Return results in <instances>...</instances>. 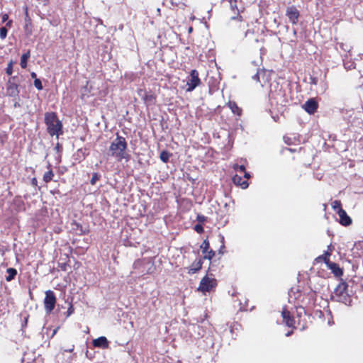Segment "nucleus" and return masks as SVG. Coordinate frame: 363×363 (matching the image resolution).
I'll return each instance as SVG.
<instances>
[{
  "mask_svg": "<svg viewBox=\"0 0 363 363\" xmlns=\"http://www.w3.org/2000/svg\"><path fill=\"white\" fill-rule=\"evenodd\" d=\"M35 182H36V179H33V183H35Z\"/></svg>",
  "mask_w": 363,
  "mask_h": 363,
  "instance_id": "nucleus-51",
  "label": "nucleus"
},
{
  "mask_svg": "<svg viewBox=\"0 0 363 363\" xmlns=\"http://www.w3.org/2000/svg\"><path fill=\"white\" fill-rule=\"evenodd\" d=\"M6 272L8 274V275L6 277V280L7 281H11L14 279L17 274V270L15 268H8L6 269Z\"/></svg>",
  "mask_w": 363,
  "mask_h": 363,
  "instance_id": "nucleus-19",
  "label": "nucleus"
},
{
  "mask_svg": "<svg viewBox=\"0 0 363 363\" xmlns=\"http://www.w3.org/2000/svg\"><path fill=\"white\" fill-rule=\"evenodd\" d=\"M344 67L346 69H352L355 67L354 63L352 62H344Z\"/></svg>",
  "mask_w": 363,
  "mask_h": 363,
  "instance_id": "nucleus-35",
  "label": "nucleus"
},
{
  "mask_svg": "<svg viewBox=\"0 0 363 363\" xmlns=\"http://www.w3.org/2000/svg\"><path fill=\"white\" fill-rule=\"evenodd\" d=\"M43 303L46 313L50 314L54 310L56 304V296L52 291L48 290L45 291Z\"/></svg>",
  "mask_w": 363,
  "mask_h": 363,
  "instance_id": "nucleus-5",
  "label": "nucleus"
},
{
  "mask_svg": "<svg viewBox=\"0 0 363 363\" xmlns=\"http://www.w3.org/2000/svg\"><path fill=\"white\" fill-rule=\"evenodd\" d=\"M220 241L221 242V246L218 250L220 254H223V250L225 248V238L222 235H219Z\"/></svg>",
  "mask_w": 363,
  "mask_h": 363,
  "instance_id": "nucleus-32",
  "label": "nucleus"
},
{
  "mask_svg": "<svg viewBox=\"0 0 363 363\" xmlns=\"http://www.w3.org/2000/svg\"><path fill=\"white\" fill-rule=\"evenodd\" d=\"M201 83V79L199 77V72L196 69H192L190 73L189 79L187 81L186 91H192Z\"/></svg>",
  "mask_w": 363,
  "mask_h": 363,
  "instance_id": "nucleus-8",
  "label": "nucleus"
},
{
  "mask_svg": "<svg viewBox=\"0 0 363 363\" xmlns=\"http://www.w3.org/2000/svg\"><path fill=\"white\" fill-rule=\"evenodd\" d=\"M93 345L95 347L106 349L108 347L109 342L106 337L101 336L93 340Z\"/></svg>",
  "mask_w": 363,
  "mask_h": 363,
  "instance_id": "nucleus-12",
  "label": "nucleus"
},
{
  "mask_svg": "<svg viewBox=\"0 0 363 363\" xmlns=\"http://www.w3.org/2000/svg\"><path fill=\"white\" fill-rule=\"evenodd\" d=\"M19 83L20 80L18 76L9 78L6 86V94L10 97L18 96L20 93Z\"/></svg>",
  "mask_w": 363,
  "mask_h": 363,
  "instance_id": "nucleus-4",
  "label": "nucleus"
},
{
  "mask_svg": "<svg viewBox=\"0 0 363 363\" xmlns=\"http://www.w3.org/2000/svg\"><path fill=\"white\" fill-rule=\"evenodd\" d=\"M45 123L47 131L50 136L56 135L57 138L63 134V125L59 120L55 112H46L45 113Z\"/></svg>",
  "mask_w": 363,
  "mask_h": 363,
  "instance_id": "nucleus-2",
  "label": "nucleus"
},
{
  "mask_svg": "<svg viewBox=\"0 0 363 363\" xmlns=\"http://www.w3.org/2000/svg\"><path fill=\"white\" fill-rule=\"evenodd\" d=\"M138 95L143 101L146 106H153L156 103V96L154 94H148L144 89H139L137 91Z\"/></svg>",
  "mask_w": 363,
  "mask_h": 363,
  "instance_id": "nucleus-7",
  "label": "nucleus"
},
{
  "mask_svg": "<svg viewBox=\"0 0 363 363\" xmlns=\"http://www.w3.org/2000/svg\"><path fill=\"white\" fill-rule=\"evenodd\" d=\"M30 76H31V77H32L33 79H38V78H37V74H36V73H35V72H31V73H30Z\"/></svg>",
  "mask_w": 363,
  "mask_h": 363,
  "instance_id": "nucleus-41",
  "label": "nucleus"
},
{
  "mask_svg": "<svg viewBox=\"0 0 363 363\" xmlns=\"http://www.w3.org/2000/svg\"><path fill=\"white\" fill-rule=\"evenodd\" d=\"M244 173V177L246 179H249L250 177V174L249 172H247L245 170L243 172Z\"/></svg>",
  "mask_w": 363,
  "mask_h": 363,
  "instance_id": "nucleus-40",
  "label": "nucleus"
},
{
  "mask_svg": "<svg viewBox=\"0 0 363 363\" xmlns=\"http://www.w3.org/2000/svg\"><path fill=\"white\" fill-rule=\"evenodd\" d=\"M233 169L237 171V172H245V165L242 164V165H239V164H235L233 166Z\"/></svg>",
  "mask_w": 363,
  "mask_h": 363,
  "instance_id": "nucleus-34",
  "label": "nucleus"
},
{
  "mask_svg": "<svg viewBox=\"0 0 363 363\" xmlns=\"http://www.w3.org/2000/svg\"><path fill=\"white\" fill-rule=\"evenodd\" d=\"M216 286V279L213 278H209L207 275L205 276L200 281L198 290L205 292H209Z\"/></svg>",
  "mask_w": 363,
  "mask_h": 363,
  "instance_id": "nucleus-6",
  "label": "nucleus"
},
{
  "mask_svg": "<svg viewBox=\"0 0 363 363\" xmlns=\"http://www.w3.org/2000/svg\"><path fill=\"white\" fill-rule=\"evenodd\" d=\"M269 96H270V97H272V98H274V99L276 98V97H275V96L274 95V94L272 93V91H270Z\"/></svg>",
  "mask_w": 363,
  "mask_h": 363,
  "instance_id": "nucleus-48",
  "label": "nucleus"
},
{
  "mask_svg": "<svg viewBox=\"0 0 363 363\" xmlns=\"http://www.w3.org/2000/svg\"><path fill=\"white\" fill-rule=\"evenodd\" d=\"M333 208L335 211H337V213H338L340 209H342L341 207V202L340 201L335 200L332 203Z\"/></svg>",
  "mask_w": 363,
  "mask_h": 363,
  "instance_id": "nucleus-28",
  "label": "nucleus"
},
{
  "mask_svg": "<svg viewBox=\"0 0 363 363\" xmlns=\"http://www.w3.org/2000/svg\"><path fill=\"white\" fill-rule=\"evenodd\" d=\"M317 83H318L317 78H315V77H311V84L315 85V84H317Z\"/></svg>",
  "mask_w": 363,
  "mask_h": 363,
  "instance_id": "nucleus-39",
  "label": "nucleus"
},
{
  "mask_svg": "<svg viewBox=\"0 0 363 363\" xmlns=\"http://www.w3.org/2000/svg\"><path fill=\"white\" fill-rule=\"evenodd\" d=\"M196 220L199 223H204L207 220V218L203 215L198 214Z\"/></svg>",
  "mask_w": 363,
  "mask_h": 363,
  "instance_id": "nucleus-38",
  "label": "nucleus"
},
{
  "mask_svg": "<svg viewBox=\"0 0 363 363\" xmlns=\"http://www.w3.org/2000/svg\"><path fill=\"white\" fill-rule=\"evenodd\" d=\"M191 30H192V28H191V27H190V28H189V32H191Z\"/></svg>",
  "mask_w": 363,
  "mask_h": 363,
  "instance_id": "nucleus-52",
  "label": "nucleus"
},
{
  "mask_svg": "<svg viewBox=\"0 0 363 363\" xmlns=\"http://www.w3.org/2000/svg\"><path fill=\"white\" fill-rule=\"evenodd\" d=\"M293 333V331L291 330V331H289L286 333V337H289L290 335H291V334Z\"/></svg>",
  "mask_w": 363,
  "mask_h": 363,
  "instance_id": "nucleus-47",
  "label": "nucleus"
},
{
  "mask_svg": "<svg viewBox=\"0 0 363 363\" xmlns=\"http://www.w3.org/2000/svg\"><path fill=\"white\" fill-rule=\"evenodd\" d=\"M230 4V9L235 11H237L238 13H237V16H232L231 18L233 20H235V19H238V18H241V16H240L239 14V10L238 9V6H237V0H228Z\"/></svg>",
  "mask_w": 363,
  "mask_h": 363,
  "instance_id": "nucleus-20",
  "label": "nucleus"
},
{
  "mask_svg": "<svg viewBox=\"0 0 363 363\" xmlns=\"http://www.w3.org/2000/svg\"><path fill=\"white\" fill-rule=\"evenodd\" d=\"M7 19H8V15L7 14H4L3 16V17H2L3 22L6 21Z\"/></svg>",
  "mask_w": 363,
  "mask_h": 363,
  "instance_id": "nucleus-43",
  "label": "nucleus"
},
{
  "mask_svg": "<svg viewBox=\"0 0 363 363\" xmlns=\"http://www.w3.org/2000/svg\"><path fill=\"white\" fill-rule=\"evenodd\" d=\"M233 182L235 184L240 186L242 189H246L249 186V184L247 181H243L242 177L237 174L233 176Z\"/></svg>",
  "mask_w": 363,
  "mask_h": 363,
  "instance_id": "nucleus-16",
  "label": "nucleus"
},
{
  "mask_svg": "<svg viewBox=\"0 0 363 363\" xmlns=\"http://www.w3.org/2000/svg\"><path fill=\"white\" fill-rule=\"evenodd\" d=\"M200 247L202 250V253L206 254L207 252V251H208L209 247H210V244H209L208 240L207 239L204 240L203 243L201 245Z\"/></svg>",
  "mask_w": 363,
  "mask_h": 363,
  "instance_id": "nucleus-25",
  "label": "nucleus"
},
{
  "mask_svg": "<svg viewBox=\"0 0 363 363\" xmlns=\"http://www.w3.org/2000/svg\"><path fill=\"white\" fill-rule=\"evenodd\" d=\"M281 315L283 318L284 322L288 327H293L294 325V318L291 315L290 312L287 310L284 309Z\"/></svg>",
  "mask_w": 363,
  "mask_h": 363,
  "instance_id": "nucleus-14",
  "label": "nucleus"
},
{
  "mask_svg": "<svg viewBox=\"0 0 363 363\" xmlns=\"http://www.w3.org/2000/svg\"><path fill=\"white\" fill-rule=\"evenodd\" d=\"M67 303V302H65ZM69 307L67 308V311L64 313V315L65 316V318H67L68 317H69L72 313H74V308L73 307V305L72 303H67Z\"/></svg>",
  "mask_w": 363,
  "mask_h": 363,
  "instance_id": "nucleus-26",
  "label": "nucleus"
},
{
  "mask_svg": "<svg viewBox=\"0 0 363 363\" xmlns=\"http://www.w3.org/2000/svg\"><path fill=\"white\" fill-rule=\"evenodd\" d=\"M8 30L6 27L2 26L0 28V38L4 39L7 35Z\"/></svg>",
  "mask_w": 363,
  "mask_h": 363,
  "instance_id": "nucleus-31",
  "label": "nucleus"
},
{
  "mask_svg": "<svg viewBox=\"0 0 363 363\" xmlns=\"http://www.w3.org/2000/svg\"><path fill=\"white\" fill-rule=\"evenodd\" d=\"M194 230L198 233H202L203 232V228L200 223L194 225Z\"/></svg>",
  "mask_w": 363,
  "mask_h": 363,
  "instance_id": "nucleus-36",
  "label": "nucleus"
},
{
  "mask_svg": "<svg viewBox=\"0 0 363 363\" xmlns=\"http://www.w3.org/2000/svg\"><path fill=\"white\" fill-rule=\"evenodd\" d=\"M55 149H56L57 151H60V149H62V147H61V145H60L59 143H57V144L56 145Z\"/></svg>",
  "mask_w": 363,
  "mask_h": 363,
  "instance_id": "nucleus-44",
  "label": "nucleus"
},
{
  "mask_svg": "<svg viewBox=\"0 0 363 363\" xmlns=\"http://www.w3.org/2000/svg\"><path fill=\"white\" fill-rule=\"evenodd\" d=\"M265 74V69H257V71L255 75L252 77L253 80H255L257 82H260V77L264 78V76Z\"/></svg>",
  "mask_w": 363,
  "mask_h": 363,
  "instance_id": "nucleus-22",
  "label": "nucleus"
},
{
  "mask_svg": "<svg viewBox=\"0 0 363 363\" xmlns=\"http://www.w3.org/2000/svg\"><path fill=\"white\" fill-rule=\"evenodd\" d=\"M13 62L12 60H11L8 65H7V67L6 69V73L8 74V75H11L12 73H13Z\"/></svg>",
  "mask_w": 363,
  "mask_h": 363,
  "instance_id": "nucleus-29",
  "label": "nucleus"
},
{
  "mask_svg": "<svg viewBox=\"0 0 363 363\" xmlns=\"http://www.w3.org/2000/svg\"><path fill=\"white\" fill-rule=\"evenodd\" d=\"M28 318H29V315H28V314H25V315H23V320L22 321V324H21L22 329H23L25 327H26Z\"/></svg>",
  "mask_w": 363,
  "mask_h": 363,
  "instance_id": "nucleus-37",
  "label": "nucleus"
},
{
  "mask_svg": "<svg viewBox=\"0 0 363 363\" xmlns=\"http://www.w3.org/2000/svg\"><path fill=\"white\" fill-rule=\"evenodd\" d=\"M303 108L308 114H313L318 108V103L314 98L309 99L302 106Z\"/></svg>",
  "mask_w": 363,
  "mask_h": 363,
  "instance_id": "nucleus-10",
  "label": "nucleus"
},
{
  "mask_svg": "<svg viewBox=\"0 0 363 363\" xmlns=\"http://www.w3.org/2000/svg\"><path fill=\"white\" fill-rule=\"evenodd\" d=\"M172 155L168 151L163 150L161 152L160 158L163 162H167L169 160L170 156Z\"/></svg>",
  "mask_w": 363,
  "mask_h": 363,
  "instance_id": "nucleus-23",
  "label": "nucleus"
},
{
  "mask_svg": "<svg viewBox=\"0 0 363 363\" xmlns=\"http://www.w3.org/2000/svg\"><path fill=\"white\" fill-rule=\"evenodd\" d=\"M72 230L78 235H84L89 233V230L86 228H84L80 223L74 221L72 223Z\"/></svg>",
  "mask_w": 363,
  "mask_h": 363,
  "instance_id": "nucleus-13",
  "label": "nucleus"
},
{
  "mask_svg": "<svg viewBox=\"0 0 363 363\" xmlns=\"http://www.w3.org/2000/svg\"><path fill=\"white\" fill-rule=\"evenodd\" d=\"M53 177H54L53 172L52 170H50L44 174L43 180L45 182L48 183L52 179Z\"/></svg>",
  "mask_w": 363,
  "mask_h": 363,
  "instance_id": "nucleus-24",
  "label": "nucleus"
},
{
  "mask_svg": "<svg viewBox=\"0 0 363 363\" xmlns=\"http://www.w3.org/2000/svg\"><path fill=\"white\" fill-rule=\"evenodd\" d=\"M286 16L289 18V21L295 25L298 23L300 13L298 10L294 6H289L286 11Z\"/></svg>",
  "mask_w": 363,
  "mask_h": 363,
  "instance_id": "nucleus-9",
  "label": "nucleus"
},
{
  "mask_svg": "<svg viewBox=\"0 0 363 363\" xmlns=\"http://www.w3.org/2000/svg\"><path fill=\"white\" fill-rule=\"evenodd\" d=\"M215 251H213V250H210L207 251L206 254H204L205 255L203 257V259H208L211 260L215 256Z\"/></svg>",
  "mask_w": 363,
  "mask_h": 363,
  "instance_id": "nucleus-30",
  "label": "nucleus"
},
{
  "mask_svg": "<svg viewBox=\"0 0 363 363\" xmlns=\"http://www.w3.org/2000/svg\"><path fill=\"white\" fill-rule=\"evenodd\" d=\"M203 320H204V319L201 318V322L202 323V322H203Z\"/></svg>",
  "mask_w": 363,
  "mask_h": 363,
  "instance_id": "nucleus-53",
  "label": "nucleus"
},
{
  "mask_svg": "<svg viewBox=\"0 0 363 363\" xmlns=\"http://www.w3.org/2000/svg\"><path fill=\"white\" fill-rule=\"evenodd\" d=\"M340 223L344 226H348L352 223L351 218L347 214L344 209H340L338 212Z\"/></svg>",
  "mask_w": 363,
  "mask_h": 363,
  "instance_id": "nucleus-11",
  "label": "nucleus"
},
{
  "mask_svg": "<svg viewBox=\"0 0 363 363\" xmlns=\"http://www.w3.org/2000/svg\"><path fill=\"white\" fill-rule=\"evenodd\" d=\"M127 147L128 144L125 138L117 134L116 139L111 143L108 151L112 157H116L118 161H121L123 159H128L129 157L125 152Z\"/></svg>",
  "mask_w": 363,
  "mask_h": 363,
  "instance_id": "nucleus-1",
  "label": "nucleus"
},
{
  "mask_svg": "<svg viewBox=\"0 0 363 363\" xmlns=\"http://www.w3.org/2000/svg\"><path fill=\"white\" fill-rule=\"evenodd\" d=\"M74 346L72 345V347L71 348H68L67 350H65V352H72L74 350Z\"/></svg>",
  "mask_w": 363,
  "mask_h": 363,
  "instance_id": "nucleus-42",
  "label": "nucleus"
},
{
  "mask_svg": "<svg viewBox=\"0 0 363 363\" xmlns=\"http://www.w3.org/2000/svg\"><path fill=\"white\" fill-rule=\"evenodd\" d=\"M30 56V50H27L26 52L23 53L21 55L20 65L22 68H26L27 67V61L29 59Z\"/></svg>",
  "mask_w": 363,
  "mask_h": 363,
  "instance_id": "nucleus-21",
  "label": "nucleus"
},
{
  "mask_svg": "<svg viewBox=\"0 0 363 363\" xmlns=\"http://www.w3.org/2000/svg\"><path fill=\"white\" fill-rule=\"evenodd\" d=\"M100 178H101V175L99 173H97V172L93 173L92 177H91V180H90V184L91 185L96 184V182L98 180H99Z\"/></svg>",
  "mask_w": 363,
  "mask_h": 363,
  "instance_id": "nucleus-27",
  "label": "nucleus"
},
{
  "mask_svg": "<svg viewBox=\"0 0 363 363\" xmlns=\"http://www.w3.org/2000/svg\"><path fill=\"white\" fill-rule=\"evenodd\" d=\"M34 86L38 90H42L43 89L42 82L39 79L34 80Z\"/></svg>",
  "mask_w": 363,
  "mask_h": 363,
  "instance_id": "nucleus-33",
  "label": "nucleus"
},
{
  "mask_svg": "<svg viewBox=\"0 0 363 363\" xmlns=\"http://www.w3.org/2000/svg\"><path fill=\"white\" fill-rule=\"evenodd\" d=\"M330 269L336 277H341L343 274L342 269L336 263H331L330 264Z\"/></svg>",
  "mask_w": 363,
  "mask_h": 363,
  "instance_id": "nucleus-18",
  "label": "nucleus"
},
{
  "mask_svg": "<svg viewBox=\"0 0 363 363\" xmlns=\"http://www.w3.org/2000/svg\"><path fill=\"white\" fill-rule=\"evenodd\" d=\"M13 106L15 108H18V107H20L21 106V104L18 102V101H16L13 104Z\"/></svg>",
  "mask_w": 363,
  "mask_h": 363,
  "instance_id": "nucleus-45",
  "label": "nucleus"
},
{
  "mask_svg": "<svg viewBox=\"0 0 363 363\" xmlns=\"http://www.w3.org/2000/svg\"><path fill=\"white\" fill-rule=\"evenodd\" d=\"M347 287V284L342 279L334 289V291L331 295V299L345 303V305L350 306L352 303V299L348 294Z\"/></svg>",
  "mask_w": 363,
  "mask_h": 363,
  "instance_id": "nucleus-3",
  "label": "nucleus"
},
{
  "mask_svg": "<svg viewBox=\"0 0 363 363\" xmlns=\"http://www.w3.org/2000/svg\"><path fill=\"white\" fill-rule=\"evenodd\" d=\"M228 106L230 108L232 112L238 116H240L242 114V109L238 106L237 104L235 101H229L228 103Z\"/></svg>",
  "mask_w": 363,
  "mask_h": 363,
  "instance_id": "nucleus-17",
  "label": "nucleus"
},
{
  "mask_svg": "<svg viewBox=\"0 0 363 363\" xmlns=\"http://www.w3.org/2000/svg\"><path fill=\"white\" fill-rule=\"evenodd\" d=\"M203 264V259L201 258H199L196 260H195L191 265L189 273V274H194L197 272L202 267Z\"/></svg>",
  "mask_w": 363,
  "mask_h": 363,
  "instance_id": "nucleus-15",
  "label": "nucleus"
},
{
  "mask_svg": "<svg viewBox=\"0 0 363 363\" xmlns=\"http://www.w3.org/2000/svg\"><path fill=\"white\" fill-rule=\"evenodd\" d=\"M11 21H9V22H8V23H7V24H6V25H7V26H9V25L11 24Z\"/></svg>",
  "mask_w": 363,
  "mask_h": 363,
  "instance_id": "nucleus-50",
  "label": "nucleus"
},
{
  "mask_svg": "<svg viewBox=\"0 0 363 363\" xmlns=\"http://www.w3.org/2000/svg\"><path fill=\"white\" fill-rule=\"evenodd\" d=\"M255 66H257V65L255 62H252Z\"/></svg>",
  "mask_w": 363,
  "mask_h": 363,
  "instance_id": "nucleus-49",
  "label": "nucleus"
},
{
  "mask_svg": "<svg viewBox=\"0 0 363 363\" xmlns=\"http://www.w3.org/2000/svg\"><path fill=\"white\" fill-rule=\"evenodd\" d=\"M57 330H58V328H57L55 330H53L52 335H51V337H52L56 334Z\"/></svg>",
  "mask_w": 363,
  "mask_h": 363,
  "instance_id": "nucleus-46",
  "label": "nucleus"
}]
</instances>
